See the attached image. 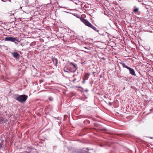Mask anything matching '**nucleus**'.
Here are the masks:
<instances>
[{"instance_id":"f257e3e1","label":"nucleus","mask_w":153,"mask_h":153,"mask_svg":"<svg viewBox=\"0 0 153 153\" xmlns=\"http://www.w3.org/2000/svg\"><path fill=\"white\" fill-rule=\"evenodd\" d=\"M14 98L15 100L18 101L21 103H23L27 99V96L25 95H19L18 94H16L14 95Z\"/></svg>"},{"instance_id":"f03ea898","label":"nucleus","mask_w":153,"mask_h":153,"mask_svg":"<svg viewBox=\"0 0 153 153\" xmlns=\"http://www.w3.org/2000/svg\"><path fill=\"white\" fill-rule=\"evenodd\" d=\"M82 22L84 23L86 25L92 28L95 31L98 32V31L97 30L95 27L93 26L91 23H90L88 21L84 19H81Z\"/></svg>"},{"instance_id":"7ed1b4c3","label":"nucleus","mask_w":153,"mask_h":153,"mask_svg":"<svg viewBox=\"0 0 153 153\" xmlns=\"http://www.w3.org/2000/svg\"><path fill=\"white\" fill-rule=\"evenodd\" d=\"M4 40L7 41H10L13 42L16 44H17L15 42L16 41H18V39L16 38L13 37H6L5 38Z\"/></svg>"},{"instance_id":"20e7f679","label":"nucleus","mask_w":153,"mask_h":153,"mask_svg":"<svg viewBox=\"0 0 153 153\" xmlns=\"http://www.w3.org/2000/svg\"><path fill=\"white\" fill-rule=\"evenodd\" d=\"M129 70V71L130 73L132 75H135V71L133 69L130 68Z\"/></svg>"},{"instance_id":"39448f33","label":"nucleus","mask_w":153,"mask_h":153,"mask_svg":"<svg viewBox=\"0 0 153 153\" xmlns=\"http://www.w3.org/2000/svg\"><path fill=\"white\" fill-rule=\"evenodd\" d=\"M12 55L15 58H16L19 56V54L17 52H14L12 53Z\"/></svg>"},{"instance_id":"423d86ee","label":"nucleus","mask_w":153,"mask_h":153,"mask_svg":"<svg viewBox=\"0 0 153 153\" xmlns=\"http://www.w3.org/2000/svg\"><path fill=\"white\" fill-rule=\"evenodd\" d=\"M70 63L72 65L74 66L75 69V70H76L77 68L76 65L74 63L72 62H70Z\"/></svg>"},{"instance_id":"0eeeda50","label":"nucleus","mask_w":153,"mask_h":153,"mask_svg":"<svg viewBox=\"0 0 153 153\" xmlns=\"http://www.w3.org/2000/svg\"><path fill=\"white\" fill-rule=\"evenodd\" d=\"M53 61L56 64L57 63L58 61L57 59H55L53 60Z\"/></svg>"},{"instance_id":"6e6552de","label":"nucleus","mask_w":153,"mask_h":153,"mask_svg":"<svg viewBox=\"0 0 153 153\" xmlns=\"http://www.w3.org/2000/svg\"><path fill=\"white\" fill-rule=\"evenodd\" d=\"M138 11V9L137 8H135L134 9V11L135 12H136Z\"/></svg>"},{"instance_id":"1a4fd4ad","label":"nucleus","mask_w":153,"mask_h":153,"mask_svg":"<svg viewBox=\"0 0 153 153\" xmlns=\"http://www.w3.org/2000/svg\"><path fill=\"white\" fill-rule=\"evenodd\" d=\"M121 64H122V66L123 68H125V66L126 65L125 64H124V63H121Z\"/></svg>"},{"instance_id":"9d476101","label":"nucleus","mask_w":153,"mask_h":153,"mask_svg":"<svg viewBox=\"0 0 153 153\" xmlns=\"http://www.w3.org/2000/svg\"><path fill=\"white\" fill-rule=\"evenodd\" d=\"M125 68H127V69H128V70H129V69H130V67H128V66H126H126H125Z\"/></svg>"},{"instance_id":"9b49d317","label":"nucleus","mask_w":153,"mask_h":153,"mask_svg":"<svg viewBox=\"0 0 153 153\" xmlns=\"http://www.w3.org/2000/svg\"><path fill=\"white\" fill-rule=\"evenodd\" d=\"M3 121V119L1 118H0V121Z\"/></svg>"},{"instance_id":"f8f14e48","label":"nucleus","mask_w":153,"mask_h":153,"mask_svg":"<svg viewBox=\"0 0 153 153\" xmlns=\"http://www.w3.org/2000/svg\"><path fill=\"white\" fill-rule=\"evenodd\" d=\"M2 146V144L0 143V149L1 148Z\"/></svg>"},{"instance_id":"ddd939ff","label":"nucleus","mask_w":153,"mask_h":153,"mask_svg":"<svg viewBox=\"0 0 153 153\" xmlns=\"http://www.w3.org/2000/svg\"><path fill=\"white\" fill-rule=\"evenodd\" d=\"M64 70L66 72V71H65V69H64ZM66 72H68V73H69V72H68V71H66Z\"/></svg>"},{"instance_id":"4468645a","label":"nucleus","mask_w":153,"mask_h":153,"mask_svg":"<svg viewBox=\"0 0 153 153\" xmlns=\"http://www.w3.org/2000/svg\"><path fill=\"white\" fill-rule=\"evenodd\" d=\"M49 99L51 101V100H52L50 98H49Z\"/></svg>"},{"instance_id":"2eb2a0df","label":"nucleus","mask_w":153,"mask_h":153,"mask_svg":"<svg viewBox=\"0 0 153 153\" xmlns=\"http://www.w3.org/2000/svg\"><path fill=\"white\" fill-rule=\"evenodd\" d=\"M82 153H86L85 152H82Z\"/></svg>"},{"instance_id":"dca6fc26","label":"nucleus","mask_w":153,"mask_h":153,"mask_svg":"<svg viewBox=\"0 0 153 153\" xmlns=\"http://www.w3.org/2000/svg\"><path fill=\"white\" fill-rule=\"evenodd\" d=\"M1 22L0 24H1L2 22Z\"/></svg>"},{"instance_id":"f3484780","label":"nucleus","mask_w":153,"mask_h":153,"mask_svg":"<svg viewBox=\"0 0 153 153\" xmlns=\"http://www.w3.org/2000/svg\"><path fill=\"white\" fill-rule=\"evenodd\" d=\"M20 8H21V9H22V7H20Z\"/></svg>"},{"instance_id":"a211bd4d","label":"nucleus","mask_w":153,"mask_h":153,"mask_svg":"<svg viewBox=\"0 0 153 153\" xmlns=\"http://www.w3.org/2000/svg\"><path fill=\"white\" fill-rule=\"evenodd\" d=\"M74 80H75V79H74Z\"/></svg>"},{"instance_id":"6ab92c4d","label":"nucleus","mask_w":153,"mask_h":153,"mask_svg":"<svg viewBox=\"0 0 153 153\" xmlns=\"http://www.w3.org/2000/svg\"><path fill=\"white\" fill-rule=\"evenodd\" d=\"M2 1H3V0H2Z\"/></svg>"},{"instance_id":"aec40b11","label":"nucleus","mask_w":153,"mask_h":153,"mask_svg":"<svg viewBox=\"0 0 153 153\" xmlns=\"http://www.w3.org/2000/svg\"><path fill=\"white\" fill-rule=\"evenodd\" d=\"M2 1H3V0H2Z\"/></svg>"}]
</instances>
